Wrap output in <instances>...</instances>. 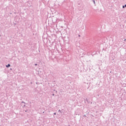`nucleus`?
<instances>
[{
  "instance_id": "1",
  "label": "nucleus",
  "mask_w": 126,
  "mask_h": 126,
  "mask_svg": "<svg viewBox=\"0 0 126 126\" xmlns=\"http://www.w3.org/2000/svg\"><path fill=\"white\" fill-rule=\"evenodd\" d=\"M6 67H9L10 66V64H8V65H6Z\"/></svg>"
},
{
  "instance_id": "2",
  "label": "nucleus",
  "mask_w": 126,
  "mask_h": 126,
  "mask_svg": "<svg viewBox=\"0 0 126 126\" xmlns=\"http://www.w3.org/2000/svg\"><path fill=\"white\" fill-rule=\"evenodd\" d=\"M123 8H125V6H123Z\"/></svg>"
},
{
  "instance_id": "4",
  "label": "nucleus",
  "mask_w": 126,
  "mask_h": 126,
  "mask_svg": "<svg viewBox=\"0 0 126 126\" xmlns=\"http://www.w3.org/2000/svg\"><path fill=\"white\" fill-rule=\"evenodd\" d=\"M94 3H95V1L94 0Z\"/></svg>"
},
{
  "instance_id": "5",
  "label": "nucleus",
  "mask_w": 126,
  "mask_h": 126,
  "mask_svg": "<svg viewBox=\"0 0 126 126\" xmlns=\"http://www.w3.org/2000/svg\"><path fill=\"white\" fill-rule=\"evenodd\" d=\"M54 115H56V113H54Z\"/></svg>"
},
{
  "instance_id": "3",
  "label": "nucleus",
  "mask_w": 126,
  "mask_h": 126,
  "mask_svg": "<svg viewBox=\"0 0 126 126\" xmlns=\"http://www.w3.org/2000/svg\"><path fill=\"white\" fill-rule=\"evenodd\" d=\"M124 6H125V7H126V4H125Z\"/></svg>"
}]
</instances>
